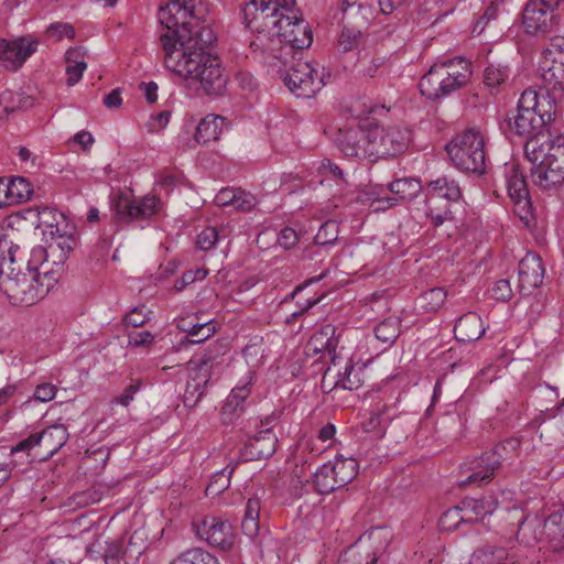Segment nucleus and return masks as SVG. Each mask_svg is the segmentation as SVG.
Returning a JSON list of instances; mask_svg holds the SVG:
<instances>
[{"mask_svg": "<svg viewBox=\"0 0 564 564\" xmlns=\"http://www.w3.org/2000/svg\"><path fill=\"white\" fill-rule=\"evenodd\" d=\"M46 35L56 42L63 39H74L75 29L72 24L66 22H55L46 28Z\"/></svg>", "mask_w": 564, "mask_h": 564, "instance_id": "nucleus-55", "label": "nucleus"}, {"mask_svg": "<svg viewBox=\"0 0 564 564\" xmlns=\"http://www.w3.org/2000/svg\"><path fill=\"white\" fill-rule=\"evenodd\" d=\"M218 240V231L214 227L204 229L196 240V245L200 250L208 251L213 249Z\"/></svg>", "mask_w": 564, "mask_h": 564, "instance_id": "nucleus-59", "label": "nucleus"}, {"mask_svg": "<svg viewBox=\"0 0 564 564\" xmlns=\"http://www.w3.org/2000/svg\"><path fill=\"white\" fill-rule=\"evenodd\" d=\"M470 564H534V562L518 551L484 545L473 553Z\"/></svg>", "mask_w": 564, "mask_h": 564, "instance_id": "nucleus-18", "label": "nucleus"}, {"mask_svg": "<svg viewBox=\"0 0 564 564\" xmlns=\"http://www.w3.org/2000/svg\"><path fill=\"white\" fill-rule=\"evenodd\" d=\"M447 293L443 288H433L423 292L416 301V305L425 313L438 311L446 300Z\"/></svg>", "mask_w": 564, "mask_h": 564, "instance_id": "nucleus-38", "label": "nucleus"}, {"mask_svg": "<svg viewBox=\"0 0 564 564\" xmlns=\"http://www.w3.org/2000/svg\"><path fill=\"white\" fill-rule=\"evenodd\" d=\"M509 76L508 68L501 65L490 64L484 72V83L489 87L501 85Z\"/></svg>", "mask_w": 564, "mask_h": 564, "instance_id": "nucleus-53", "label": "nucleus"}, {"mask_svg": "<svg viewBox=\"0 0 564 564\" xmlns=\"http://www.w3.org/2000/svg\"><path fill=\"white\" fill-rule=\"evenodd\" d=\"M508 373L506 367L500 365H489L480 370L477 377V386L491 384L497 380L502 379Z\"/></svg>", "mask_w": 564, "mask_h": 564, "instance_id": "nucleus-51", "label": "nucleus"}, {"mask_svg": "<svg viewBox=\"0 0 564 564\" xmlns=\"http://www.w3.org/2000/svg\"><path fill=\"white\" fill-rule=\"evenodd\" d=\"M524 153L532 163L533 182L542 189H552L564 183V137L552 138L540 133L527 140Z\"/></svg>", "mask_w": 564, "mask_h": 564, "instance_id": "nucleus-4", "label": "nucleus"}, {"mask_svg": "<svg viewBox=\"0 0 564 564\" xmlns=\"http://www.w3.org/2000/svg\"><path fill=\"white\" fill-rule=\"evenodd\" d=\"M74 242L73 234L64 235L57 239L48 240L47 248H43L41 246L33 248L31 253L32 257L40 262L42 269H48L46 264L48 262V257L54 256L59 250L61 254L58 256V262H64L67 254L73 250Z\"/></svg>", "mask_w": 564, "mask_h": 564, "instance_id": "nucleus-24", "label": "nucleus"}, {"mask_svg": "<svg viewBox=\"0 0 564 564\" xmlns=\"http://www.w3.org/2000/svg\"><path fill=\"white\" fill-rule=\"evenodd\" d=\"M383 533L384 531L382 528H375L360 536V544H364L366 542H371L372 544L378 543V545L373 547L372 558L369 562H367V564H376L378 557L386 551L389 544V540Z\"/></svg>", "mask_w": 564, "mask_h": 564, "instance_id": "nucleus-42", "label": "nucleus"}, {"mask_svg": "<svg viewBox=\"0 0 564 564\" xmlns=\"http://www.w3.org/2000/svg\"><path fill=\"white\" fill-rule=\"evenodd\" d=\"M465 510H471L477 517L492 513L498 506V501L492 498H482L480 500H470L463 502Z\"/></svg>", "mask_w": 564, "mask_h": 564, "instance_id": "nucleus-56", "label": "nucleus"}, {"mask_svg": "<svg viewBox=\"0 0 564 564\" xmlns=\"http://www.w3.org/2000/svg\"><path fill=\"white\" fill-rule=\"evenodd\" d=\"M224 118L220 116L208 115L199 121L196 127L195 141L206 144L210 141L218 140L221 133Z\"/></svg>", "mask_w": 564, "mask_h": 564, "instance_id": "nucleus-31", "label": "nucleus"}, {"mask_svg": "<svg viewBox=\"0 0 564 564\" xmlns=\"http://www.w3.org/2000/svg\"><path fill=\"white\" fill-rule=\"evenodd\" d=\"M339 487H345L358 475V464L354 458L336 457L329 460Z\"/></svg>", "mask_w": 564, "mask_h": 564, "instance_id": "nucleus-34", "label": "nucleus"}, {"mask_svg": "<svg viewBox=\"0 0 564 564\" xmlns=\"http://www.w3.org/2000/svg\"><path fill=\"white\" fill-rule=\"evenodd\" d=\"M484 334L485 327L481 317L475 312H467L462 315L454 326L455 338L462 343L476 341Z\"/></svg>", "mask_w": 564, "mask_h": 564, "instance_id": "nucleus-25", "label": "nucleus"}, {"mask_svg": "<svg viewBox=\"0 0 564 564\" xmlns=\"http://www.w3.org/2000/svg\"><path fill=\"white\" fill-rule=\"evenodd\" d=\"M361 372H364L362 368L355 369L354 366L347 365L344 375L340 376L339 369L329 366L324 372L322 386L323 388L327 384H333V388H352L354 386L358 388L364 384L359 378Z\"/></svg>", "mask_w": 564, "mask_h": 564, "instance_id": "nucleus-28", "label": "nucleus"}, {"mask_svg": "<svg viewBox=\"0 0 564 564\" xmlns=\"http://www.w3.org/2000/svg\"><path fill=\"white\" fill-rule=\"evenodd\" d=\"M40 447L43 448L41 460L51 458L68 440L67 429L63 424H55L37 433Z\"/></svg>", "mask_w": 564, "mask_h": 564, "instance_id": "nucleus-26", "label": "nucleus"}, {"mask_svg": "<svg viewBox=\"0 0 564 564\" xmlns=\"http://www.w3.org/2000/svg\"><path fill=\"white\" fill-rule=\"evenodd\" d=\"M426 193L432 195V203L440 199H446L452 203L457 202L462 197L460 187L457 182L447 176L431 181L427 185Z\"/></svg>", "mask_w": 564, "mask_h": 564, "instance_id": "nucleus-30", "label": "nucleus"}, {"mask_svg": "<svg viewBox=\"0 0 564 564\" xmlns=\"http://www.w3.org/2000/svg\"><path fill=\"white\" fill-rule=\"evenodd\" d=\"M20 247L10 234L0 230V291L13 305L31 306L43 299L57 281L55 272L42 269L31 256L25 270L14 267Z\"/></svg>", "mask_w": 564, "mask_h": 564, "instance_id": "nucleus-3", "label": "nucleus"}, {"mask_svg": "<svg viewBox=\"0 0 564 564\" xmlns=\"http://www.w3.org/2000/svg\"><path fill=\"white\" fill-rule=\"evenodd\" d=\"M543 59L564 67V37H553L543 51Z\"/></svg>", "mask_w": 564, "mask_h": 564, "instance_id": "nucleus-48", "label": "nucleus"}, {"mask_svg": "<svg viewBox=\"0 0 564 564\" xmlns=\"http://www.w3.org/2000/svg\"><path fill=\"white\" fill-rule=\"evenodd\" d=\"M506 183L510 198L516 205H523L525 208L530 205V194L527 186L525 177L516 164L510 165L506 170Z\"/></svg>", "mask_w": 564, "mask_h": 564, "instance_id": "nucleus-27", "label": "nucleus"}, {"mask_svg": "<svg viewBox=\"0 0 564 564\" xmlns=\"http://www.w3.org/2000/svg\"><path fill=\"white\" fill-rule=\"evenodd\" d=\"M546 534L544 522L539 518H522L518 522L517 539L527 546H534L542 541L543 534Z\"/></svg>", "mask_w": 564, "mask_h": 564, "instance_id": "nucleus-29", "label": "nucleus"}, {"mask_svg": "<svg viewBox=\"0 0 564 564\" xmlns=\"http://www.w3.org/2000/svg\"><path fill=\"white\" fill-rule=\"evenodd\" d=\"M386 406L381 410H376L370 413V415L360 423V432L365 435V437L371 440L381 438L387 431V420L383 417Z\"/></svg>", "mask_w": 564, "mask_h": 564, "instance_id": "nucleus-33", "label": "nucleus"}, {"mask_svg": "<svg viewBox=\"0 0 564 564\" xmlns=\"http://www.w3.org/2000/svg\"><path fill=\"white\" fill-rule=\"evenodd\" d=\"M34 104L31 96L14 93L12 90H4L0 94V107L7 113L14 112L15 110H26Z\"/></svg>", "mask_w": 564, "mask_h": 564, "instance_id": "nucleus-37", "label": "nucleus"}, {"mask_svg": "<svg viewBox=\"0 0 564 564\" xmlns=\"http://www.w3.org/2000/svg\"><path fill=\"white\" fill-rule=\"evenodd\" d=\"M183 332L187 333V335L192 337L189 343L199 344L212 337L216 333V327L212 321H208L192 324L191 328H183Z\"/></svg>", "mask_w": 564, "mask_h": 564, "instance_id": "nucleus-46", "label": "nucleus"}, {"mask_svg": "<svg viewBox=\"0 0 564 564\" xmlns=\"http://www.w3.org/2000/svg\"><path fill=\"white\" fill-rule=\"evenodd\" d=\"M400 332V319L395 316H390L383 319L375 328L376 338L388 345L395 341Z\"/></svg>", "mask_w": 564, "mask_h": 564, "instance_id": "nucleus-40", "label": "nucleus"}, {"mask_svg": "<svg viewBox=\"0 0 564 564\" xmlns=\"http://www.w3.org/2000/svg\"><path fill=\"white\" fill-rule=\"evenodd\" d=\"M187 82L196 90H202L207 96L218 97L226 91L227 76L224 73L219 58L209 64L205 73Z\"/></svg>", "mask_w": 564, "mask_h": 564, "instance_id": "nucleus-20", "label": "nucleus"}, {"mask_svg": "<svg viewBox=\"0 0 564 564\" xmlns=\"http://www.w3.org/2000/svg\"><path fill=\"white\" fill-rule=\"evenodd\" d=\"M544 268L539 256L528 253L519 262V288L530 291L543 282Z\"/></svg>", "mask_w": 564, "mask_h": 564, "instance_id": "nucleus-21", "label": "nucleus"}, {"mask_svg": "<svg viewBox=\"0 0 564 564\" xmlns=\"http://www.w3.org/2000/svg\"><path fill=\"white\" fill-rule=\"evenodd\" d=\"M257 204L258 200L254 195L238 188L232 207L237 210L250 212L257 206Z\"/></svg>", "mask_w": 564, "mask_h": 564, "instance_id": "nucleus-57", "label": "nucleus"}, {"mask_svg": "<svg viewBox=\"0 0 564 564\" xmlns=\"http://www.w3.org/2000/svg\"><path fill=\"white\" fill-rule=\"evenodd\" d=\"M234 473V467H225L223 470L216 473L208 486L206 487L207 496H218L224 492L230 485V476Z\"/></svg>", "mask_w": 564, "mask_h": 564, "instance_id": "nucleus-45", "label": "nucleus"}, {"mask_svg": "<svg viewBox=\"0 0 564 564\" xmlns=\"http://www.w3.org/2000/svg\"><path fill=\"white\" fill-rule=\"evenodd\" d=\"M470 75V63L463 57L435 63L420 79V91L431 100L441 99L466 85Z\"/></svg>", "mask_w": 564, "mask_h": 564, "instance_id": "nucleus-6", "label": "nucleus"}, {"mask_svg": "<svg viewBox=\"0 0 564 564\" xmlns=\"http://www.w3.org/2000/svg\"><path fill=\"white\" fill-rule=\"evenodd\" d=\"M507 460V457L495 449L482 453L479 457L474 458L468 466L470 474L466 479L462 480L460 486L465 487L471 484L489 482L495 471L500 468L502 462Z\"/></svg>", "mask_w": 564, "mask_h": 564, "instance_id": "nucleus-14", "label": "nucleus"}, {"mask_svg": "<svg viewBox=\"0 0 564 564\" xmlns=\"http://www.w3.org/2000/svg\"><path fill=\"white\" fill-rule=\"evenodd\" d=\"M196 535L209 545L227 551L232 546L234 534L230 523L214 517H206L199 524L194 523Z\"/></svg>", "mask_w": 564, "mask_h": 564, "instance_id": "nucleus-13", "label": "nucleus"}, {"mask_svg": "<svg viewBox=\"0 0 564 564\" xmlns=\"http://www.w3.org/2000/svg\"><path fill=\"white\" fill-rule=\"evenodd\" d=\"M269 72L279 75L289 89L297 97L311 98L324 86V73L305 61H297L290 69L282 66L280 73L268 67Z\"/></svg>", "mask_w": 564, "mask_h": 564, "instance_id": "nucleus-8", "label": "nucleus"}, {"mask_svg": "<svg viewBox=\"0 0 564 564\" xmlns=\"http://www.w3.org/2000/svg\"><path fill=\"white\" fill-rule=\"evenodd\" d=\"M336 144L346 156L373 160L368 128L357 127L339 130Z\"/></svg>", "mask_w": 564, "mask_h": 564, "instance_id": "nucleus-12", "label": "nucleus"}, {"mask_svg": "<svg viewBox=\"0 0 564 564\" xmlns=\"http://www.w3.org/2000/svg\"><path fill=\"white\" fill-rule=\"evenodd\" d=\"M556 115V104L549 95H541L533 88L525 89L518 102V113L510 128L519 135L533 138L544 132Z\"/></svg>", "mask_w": 564, "mask_h": 564, "instance_id": "nucleus-5", "label": "nucleus"}, {"mask_svg": "<svg viewBox=\"0 0 564 564\" xmlns=\"http://www.w3.org/2000/svg\"><path fill=\"white\" fill-rule=\"evenodd\" d=\"M335 326L326 324L313 334L306 345V349L313 354H327L334 367H336L335 351L338 346V338L335 337Z\"/></svg>", "mask_w": 564, "mask_h": 564, "instance_id": "nucleus-23", "label": "nucleus"}, {"mask_svg": "<svg viewBox=\"0 0 564 564\" xmlns=\"http://www.w3.org/2000/svg\"><path fill=\"white\" fill-rule=\"evenodd\" d=\"M276 445V435L265 427L247 441L240 454L246 462L267 459L274 454Z\"/></svg>", "mask_w": 564, "mask_h": 564, "instance_id": "nucleus-19", "label": "nucleus"}, {"mask_svg": "<svg viewBox=\"0 0 564 564\" xmlns=\"http://www.w3.org/2000/svg\"><path fill=\"white\" fill-rule=\"evenodd\" d=\"M546 536L564 538V509L552 513L545 521Z\"/></svg>", "mask_w": 564, "mask_h": 564, "instance_id": "nucleus-54", "label": "nucleus"}, {"mask_svg": "<svg viewBox=\"0 0 564 564\" xmlns=\"http://www.w3.org/2000/svg\"><path fill=\"white\" fill-rule=\"evenodd\" d=\"M249 390H231L221 406V421L225 424L231 423L245 410V402Z\"/></svg>", "mask_w": 564, "mask_h": 564, "instance_id": "nucleus-32", "label": "nucleus"}, {"mask_svg": "<svg viewBox=\"0 0 564 564\" xmlns=\"http://www.w3.org/2000/svg\"><path fill=\"white\" fill-rule=\"evenodd\" d=\"M196 7L197 0H173L159 13V21L165 29L160 35L164 64L186 83L198 78L218 59L209 51L216 35L209 25L199 23Z\"/></svg>", "mask_w": 564, "mask_h": 564, "instance_id": "nucleus-2", "label": "nucleus"}, {"mask_svg": "<svg viewBox=\"0 0 564 564\" xmlns=\"http://www.w3.org/2000/svg\"><path fill=\"white\" fill-rule=\"evenodd\" d=\"M144 306L133 307L129 313H127L123 317V323L127 326L132 327H141L143 326L150 317L143 313Z\"/></svg>", "mask_w": 564, "mask_h": 564, "instance_id": "nucleus-63", "label": "nucleus"}, {"mask_svg": "<svg viewBox=\"0 0 564 564\" xmlns=\"http://www.w3.org/2000/svg\"><path fill=\"white\" fill-rule=\"evenodd\" d=\"M463 510L464 509L460 507H453V508H449L448 510H446L440 519V525H441L442 530L453 531V530L458 529V527L462 522L474 521L473 519H466L462 513Z\"/></svg>", "mask_w": 564, "mask_h": 564, "instance_id": "nucleus-47", "label": "nucleus"}, {"mask_svg": "<svg viewBox=\"0 0 564 564\" xmlns=\"http://www.w3.org/2000/svg\"><path fill=\"white\" fill-rule=\"evenodd\" d=\"M446 152L460 171L478 176L486 173V140L479 129L470 128L457 134L446 145Z\"/></svg>", "mask_w": 564, "mask_h": 564, "instance_id": "nucleus-7", "label": "nucleus"}, {"mask_svg": "<svg viewBox=\"0 0 564 564\" xmlns=\"http://www.w3.org/2000/svg\"><path fill=\"white\" fill-rule=\"evenodd\" d=\"M154 341V336L149 330L131 333L128 336V346L131 347H150Z\"/></svg>", "mask_w": 564, "mask_h": 564, "instance_id": "nucleus-64", "label": "nucleus"}, {"mask_svg": "<svg viewBox=\"0 0 564 564\" xmlns=\"http://www.w3.org/2000/svg\"><path fill=\"white\" fill-rule=\"evenodd\" d=\"M11 206L26 202L33 194L32 185L24 177L8 178Z\"/></svg>", "mask_w": 564, "mask_h": 564, "instance_id": "nucleus-41", "label": "nucleus"}, {"mask_svg": "<svg viewBox=\"0 0 564 564\" xmlns=\"http://www.w3.org/2000/svg\"><path fill=\"white\" fill-rule=\"evenodd\" d=\"M373 160L395 156L409 144L410 132L400 127L383 128L378 124L368 128Z\"/></svg>", "mask_w": 564, "mask_h": 564, "instance_id": "nucleus-9", "label": "nucleus"}, {"mask_svg": "<svg viewBox=\"0 0 564 564\" xmlns=\"http://www.w3.org/2000/svg\"><path fill=\"white\" fill-rule=\"evenodd\" d=\"M508 373L506 367L500 365H489L480 370L477 377V386L491 384L497 380L502 379Z\"/></svg>", "mask_w": 564, "mask_h": 564, "instance_id": "nucleus-52", "label": "nucleus"}, {"mask_svg": "<svg viewBox=\"0 0 564 564\" xmlns=\"http://www.w3.org/2000/svg\"><path fill=\"white\" fill-rule=\"evenodd\" d=\"M172 564H219L218 560L204 551L203 549L195 547L187 550L175 558Z\"/></svg>", "mask_w": 564, "mask_h": 564, "instance_id": "nucleus-43", "label": "nucleus"}, {"mask_svg": "<svg viewBox=\"0 0 564 564\" xmlns=\"http://www.w3.org/2000/svg\"><path fill=\"white\" fill-rule=\"evenodd\" d=\"M159 204L160 198L156 196L130 199L121 194L112 202L111 208L118 223L130 224L150 218L158 212Z\"/></svg>", "mask_w": 564, "mask_h": 564, "instance_id": "nucleus-11", "label": "nucleus"}, {"mask_svg": "<svg viewBox=\"0 0 564 564\" xmlns=\"http://www.w3.org/2000/svg\"><path fill=\"white\" fill-rule=\"evenodd\" d=\"M338 224L335 220L324 223L318 229L314 241L318 246L333 245L338 238Z\"/></svg>", "mask_w": 564, "mask_h": 564, "instance_id": "nucleus-50", "label": "nucleus"}, {"mask_svg": "<svg viewBox=\"0 0 564 564\" xmlns=\"http://www.w3.org/2000/svg\"><path fill=\"white\" fill-rule=\"evenodd\" d=\"M507 460V457L495 449L482 453L479 457L474 458L468 466L470 474L466 479L462 480L460 486L465 487L471 484L489 482L495 471L500 468L502 462Z\"/></svg>", "mask_w": 564, "mask_h": 564, "instance_id": "nucleus-15", "label": "nucleus"}, {"mask_svg": "<svg viewBox=\"0 0 564 564\" xmlns=\"http://www.w3.org/2000/svg\"><path fill=\"white\" fill-rule=\"evenodd\" d=\"M557 8L549 7L541 0H528L522 11V26L527 34H547L558 25Z\"/></svg>", "mask_w": 564, "mask_h": 564, "instance_id": "nucleus-10", "label": "nucleus"}, {"mask_svg": "<svg viewBox=\"0 0 564 564\" xmlns=\"http://www.w3.org/2000/svg\"><path fill=\"white\" fill-rule=\"evenodd\" d=\"M295 0H252L242 9L245 24L257 36L250 42L253 58L278 73L293 50L312 44L308 23L294 11Z\"/></svg>", "mask_w": 564, "mask_h": 564, "instance_id": "nucleus-1", "label": "nucleus"}, {"mask_svg": "<svg viewBox=\"0 0 564 564\" xmlns=\"http://www.w3.org/2000/svg\"><path fill=\"white\" fill-rule=\"evenodd\" d=\"M390 192L395 196L393 200H411L421 191V183L414 178H399L389 184Z\"/></svg>", "mask_w": 564, "mask_h": 564, "instance_id": "nucleus-36", "label": "nucleus"}, {"mask_svg": "<svg viewBox=\"0 0 564 564\" xmlns=\"http://www.w3.org/2000/svg\"><path fill=\"white\" fill-rule=\"evenodd\" d=\"M540 70L545 90L541 95H549L556 104L557 99L564 98V67L543 59Z\"/></svg>", "mask_w": 564, "mask_h": 564, "instance_id": "nucleus-22", "label": "nucleus"}, {"mask_svg": "<svg viewBox=\"0 0 564 564\" xmlns=\"http://www.w3.org/2000/svg\"><path fill=\"white\" fill-rule=\"evenodd\" d=\"M62 214L50 207H43L37 214V228L51 229L61 219Z\"/></svg>", "mask_w": 564, "mask_h": 564, "instance_id": "nucleus-58", "label": "nucleus"}, {"mask_svg": "<svg viewBox=\"0 0 564 564\" xmlns=\"http://www.w3.org/2000/svg\"><path fill=\"white\" fill-rule=\"evenodd\" d=\"M37 41L20 37L8 42L0 40V61L10 69H18L37 48Z\"/></svg>", "mask_w": 564, "mask_h": 564, "instance_id": "nucleus-17", "label": "nucleus"}, {"mask_svg": "<svg viewBox=\"0 0 564 564\" xmlns=\"http://www.w3.org/2000/svg\"><path fill=\"white\" fill-rule=\"evenodd\" d=\"M333 471L334 469L327 462L314 473L313 482L318 494L327 495L340 488Z\"/></svg>", "mask_w": 564, "mask_h": 564, "instance_id": "nucleus-35", "label": "nucleus"}, {"mask_svg": "<svg viewBox=\"0 0 564 564\" xmlns=\"http://www.w3.org/2000/svg\"><path fill=\"white\" fill-rule=\"evenodd\" d=\"M171 111L164 110L155 116H152L147 123L150 133H158L162 131L170 122Z\"/></svg>", "mask_w": 564, "mask_h": 564, "instance_id": "nucleus-62", "label": "nucleus"}, {"mask_svg": "<svg viewBox=\"0 0 564 564\" xmlns=\"http://www.w3.org/2000/svg\"><path fill=\"white\" fill-rule=\"evenodd\" d=\"M425 206L426 216L432 219L436 227L441 226L446 219L452 218L451 203L446 199L432 203V195L426 193Z\"/></svg>", "mask_w": 564, "mask_h": 564, "instance_id": "nucleus-39", "label": "nucleus"}, {"mask_svg": "<svg viewBox=\"0 0 564 564\" xmlns=\"http://www.w3.org/2000/svg\"><path fill=\"white\" fill-rule=\"evenodd\" d=\"M123 555L124 551L122 549V544L116 541L108 544V547L105 550L102 557L106 564H120Z\"/></svg>", "mask_w": 564, "mask_h": 564, "instance_id": "nucleus-61", "label": "nucleus"}, {"mask_svg": "<svg viewBox=\"0 0 564 564\" xmlns=\"http://www.w3.org/2000/svg\"><path fill=\"white\" fill-rule=\"evenodd\" d=\"M86 68V62L73 61V63H66V84L68 86H74L75 84H77L80 80L83 73Z\"/></svg>", "mask_w": 564, "mask_h": 564, "instance_id": "nucleus-60", "label": "nucleus"}, {"mask_svg": "<svg viewBox=\"0 0 564 564\" xmlns=\"http://www.w3.org/2000/svg\"><path fill=\"white\" fill-rule=\"evenodd\" d=\"M507 460V457L495 449L482 453L479 457L474 458L468 466L470 474L466 479L462 480L460 486L465 487L471 484L489 482L495 471L500 468L502 462Z\"/></svg>", "mask_w": 564, "mask_h": 564, "instance_id": "nucleus-16", "label": "nucleus"}, {"mask_svg": "<svg viewBox=\"0 0 564 564\" xmlns=\"http://www.w3.org/2000/svg\"><path fill=\"white\" fill-rule=\"evenodd\" d=\"M391 68L390 57L387 55L375 54L371 59L364 65L362 74L366 77L375 78L389 73Z\"/></svg>", "mask_w": 564, "mask_h": 564, "instance_id": "nucleus-44", "label": "nucleus"}, {"mask_svg": "<svg viewBox=\"0 0 564 564\" xmlns=\"http://www.w3.org/2000/svg\"><path fill=\"white\" fill-rule=\"evenodd\" d=\"M227 351V346L221 343H213L202 356H196L195 360L192 362H196L197 367L203 369L207 366H212L217 359L225 355Z\"/></svg>", "mask_w": 564, "mask_h": 564, "instance_id": "nucleus-49", "label": "nucleus"}]
</instances>
